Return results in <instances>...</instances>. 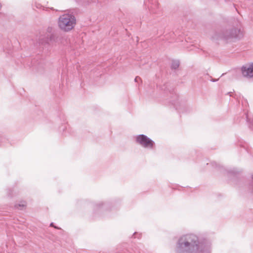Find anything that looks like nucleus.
<instances>
[{
    "mask_svg": "<svg viewBox=\"0 0 253 253\" xmlns=\"http://www.w3.org/2000/svg\"><path fill=\"white\" fill-rule=\"evenodd\" d=\"M175 253H211V243L207 240L200 241L195 234L180 237L176 243Z\"/></svg>",
    "mask_w": 253,
    "mask_h": 253,
    "instance_id": "f257e3e1",
    "label": "nucleus"
},
{
    "mask_svg": "<svg viewBox=\"0 0 253 253\" xmlns=\"http://www.w3.org/2000/svg\"><path fill=\"white\" fill-rule=\"evenodd\" d=\"M243 36V32L238 28H233L214 32L211 35L213 40H222L227 42H233Z\"/></svg>",
    "mask_w": 253,
    "mask_h": 253,
    "instance_id": "f03ea898",
    "label": "nucleus"
},
{
    "mask_svg": "<svg viewBox=\"0 0 253 253\" xmlns=\"http://www.w3.org/2000/svg\"><path fill=\"white\" fill-rule=\"evenodd\" d=\"M76 23L75 17L69 13H64L58 18V26L64 32L71 31L75 27Z\"/></svg>",
    "mask_w": 253,
    "mask_h": 253,
    "instance_id": "7ed1b4c3",
    "label": "nucleus"
},
{
    "mask_svg": "<svg viewBox=\"0 0 253 253\" xmlns=\"http://www.w3.org/2000/svg\"><path fill=\"white\" fill-rule=\"evenodd\" d=\"M137 144L147 149H152L155 145L154 142L150 138L144 134H139L135 137Z\"/></svg>",
    "mask_w": 253,
    "mask_h": 253,
    "instance_id": "20e7f679",
    "label": "nucleus"
},
{
    "mask_svg": "<svg viewBox=\"0 0 253 253\" xmlns=\"http://www.w3.org/2000/svg\"><path fill=\"white\" fill-rule=\"evenodd\" d=\"M57 41V37L54 34L42 35L39 39V43L42 44H50L56 42Z\"/></svg>",
    "mask_w": 253,
    "mask_h": 253,
    "instance_id": "39448f33",
    "label": "nucleus"
},
{
    "mask_svg": "<svg viewBox=\"0 0 253 253\" xmlns=\"http://www.w3.org/2000/svg\"><path fill=\"white\" fill-rule=\"evenodd\" d=\"M242 74L244 77L251 78L253 77V63L243 66L241 68Z\"/></svg>",
    "mask_w": 253,
    "mask_h": 253,
    "instance_id": "423d86ee",
    "label": "nucleus"
},
{
    "mask_svg": "<svg viewBox=\"0 0 253 253\" xmlns=\"http://www.w3.org/2000/svg\"><path fill=\"white\" fill-rule=\"evenodd\" d=\"M149 4L148 7L151 13L156 12L157 9L159 6L158 0H148Z\"/></svg>",
    "mask_w": 253,
    "mask_h": 253,
    "instance_id": "0eeeda50",
    "label": "nucleus"
},
{
    "mask_svg": "<svg viewBox=\"0 0 253 253\" xmlns=\"http://www.w3.org/2000/svg\"><path fill=\"white\" fill-rule=\"evenodd\" d=\"M179 66V62L178 60H173L171 63V67L172 69H176Z\"/></svg>",
    "mask_w": 253,
    "mask_h": 253,
    "instance_id": "6e6552de",
    "label": "nucleus"
},
{
    "mask_svg": "<svg viewBox=\"0 0 253 253\" xmlns=\"http://www.w3.org/2000/svg\"><path fill=\"white\" fill-rule=\"evenodd\" d=\"M26 206V203L25 202H22L20 204L15 205V208L18 210H22L24 207Z\"/></svg>",
    "mask_w": 253,
    "mask_h": 253,
    "instance_id": "1a4fd4ad",
    "label": "nucleus"
},
{
    "mask_svg": "<svg viewBox=\"0 0 253 253\" xmlns=\"http://www.w3.org/2000/svg\"><path fill=\"white\" fill-rule=\"evenodd\" d=\"M54 34L53 32V29L51 27H48L46 29V33L44 35H47V34Z\"/></svg>",
    "mask_w": 253,
    "mask_h": 253,
    "instance_id": "9d476101",
    "label": "nucleus"
},
{
    "mask_svg": "<svg viewBox=\"0 0 253 253\" xmlns=\"http://www.w3.org/2000/svg\"><path fill=\"white\" fill-rule=\"evenodd\" d=\"M140 80V78L137 76L135 78L134 81L135 82H138Z\"/></svg>",
    "mask_w": 253,
    "mask_h": 253,
    "instance_id": "9b49d317",
    "label": "nucleus"
},
{
    "mask_svg": "<svg viewBox=\"0 0 253 253\" xmlns=\"http://www.w3.org/2000/svg\"><path fill=\"white\" fill-rule=\"evenodd\" d=\"M50 225L53 226V223H51Z\"/></svg>",
    "mask_w": 253,
    "mask_h": 253,
    "instance_id": "f8f14e48",
    "label": "nucleus"
},
{
    "mask_svg": "<svg viewBox=\"0 0 253 253\" xmlns=\"http://www.w3.org/2000/svg\"><path fill=\"white\" fill-rule=\"evenodd\" d=\"M216 81V80H213L212 81H213V82H215V81Z\"/></svg>",
    "mask_w": 253,
    "mask_h": 253,
    "instance_id": "ddd939ff",
    "label": "nucleus"
},
{
    "mask_svg": "<svg viewBox=\"0 0 253 253\" xmlns=\"http://www.w3.org/2000/svg\"><path fill=\"white\" fill-rule=\"evenodd\" d=\"M252 178L253 179V175H252Z\"/></svg>",
    "mask_w": 253,
    "mask_h": 253,
    "instance_id": "4468645a",
    "label": "nucleus"
}]
</instances>
